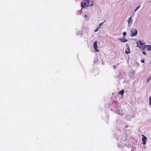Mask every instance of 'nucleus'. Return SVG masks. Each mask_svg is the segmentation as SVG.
<instances>
[{"label":"nucleus","instance_id":"39448f33","mask_svg":"<svg viewBox=\"0 0 151 151\" xmlns=\"http://www.w3.org/2000/svg\"><path fill=\"white\" fill-rule=\"evenodd\" d=\"M135 73V71L133 70H130L129 73V77L132 78L134 76V74Z\"/></svg>","mask_w":151,"mask_h":151},{"label":"nucleus","instance_id":"20e7f679","mask_svg":"<svg viewBox=\"0 0 151 151\" xmlns=\"http://www.w3.org/2000/svg\"><path fill=\"white\" fill-rule=\"evenodd\" d=\"M115 113L118 115H121L122 114V112L121 107H118L116 108Z\"/></svg>","mask_w":151,"mask_h":151},{"label":"nucleus","instance_id":"f8f14e48","mask_svg":"<svg viewBox=\"0 0 151 151\" xmlns=\"http://www.w3.org/2000/svg\"><path fill=\"white\" fill-rule=\"evenodd\" d=\"M124 92V90L123 89H122L118 92V94H120L122 96L123 95Z\"/></svg>","mask_w":151,"mask_h":151},{"label":"nucleus","instance_id":"4be33fe9","mask_svg":"<svg viewBox=\"0 0 151 151\" xmlns=\"http://www.w3.org/2000/svg\"><path fill=\"white\" fill-rule=\"evenodd\" d=\"M147 45H144L142 48L143 50H145V49L147 47Z\"/></svg>","mask_w":151,"mask_h":151},{"label":"nucleus","instance_id":"dca6fc26","mask_svg":"<svg viewBox=\"0 0 151 151\" xmlns=\"http://www.w3.org/2000/svg\"><path fill=\"white\" fill-rule=\"evenodd\" d=\"M98 61V59L96 58H94L93 60V63L95 64H96Z\"/></svg>","mask_w":151,"mask_h":151},{"label":"nucleus","instance_id":"a211bd4d","mask_svg":"<svg viewBox=\"0 0 151 151\" xmlns=\"http://www.w3.org/2000/svg\"><path fill=\"white\" fill-rule=\"evenodd\" d=\"M105 21H104V22L100 23L98 26V27H99V28H100V27H101V26L104 24V23L105 22Z\"/></svg>","mask_w":151,"mask_h":151},{"label":"nucleus","instance_id":"6e6552de","mask_svg":"<svg viewBox=\"0 0 151 151\" xmlns=\"http://www.w3.org/2000/svg\"><path fill=\"white\" fill-rule=\"evenodd\" d=\"M142 144L145 145L146 144V140L147 139V137L143 135H142Z\"/></svg>","mask_w":151,"mask_h":151},{"label":"nucleus","instance_id":"412c9836","mask_svg":"<svg viewBox=\"0 0 151 151\" xmlns=\"http://www.w3.org/2000/svg\"><path fill=\"white\" fill-rule=\"evenodd\" d=\"M122 35L124 36V37L125 36L127 35V33L126 32H123L122 33Z\"/></svg>","mask_w":151,"mask_h":151},{"label":"nucleus","instance_id":"7c9ffc66","mask_svg":"<svg viewBox=\"0 0 151 151\" xmlns=\"http://www.w3.org/2000/svg\"><path fill=\"white\" fill-rule=\"evenodd\" d=\"M91 1L93 3V1H90V3H89V4H91Z\"/></svg>","mask_w":151,"mask_h":151},{"label":"nucleus","instance_id":"393cba45","mask_svg":"<svg viewBox=\"0 0 151 151\" xmlns=\"http://www.w3.org/2000/svg\"><path fill=\"white\" fill-rule=\"evenodd\" d=\"M76 35H80V37L81 36V34L79 32H77V33L76 34Z\"/></svg>","mask_w":151,"mask_h":151},{"label":"nucleus","instance_id":"c85d7f7f","mask_svg":"<svg viewBox=\"0 0 151 151\" xmlns=\"http://www.w3.org/2000/svg\"><path fill=\"white\" fill-rule=\"evenodd\" d=\"M116 67V65H113V68L114 69H115Z\"/></svg>","mask_w":151,"mask_h":151},{"label":"nucleus","instance_id":"b1692460","mask_svg":"<svg viewBox=\"0 0 151 151\" xmlns=\"http://www.w3.org/2000/svg\"><path fill=\"white\" fill-rule=\"evenodd\" d=\"M142 53L145 55H146V52L145 51H142Z\"/></svg>","mask_w":151,"mask_h":151},{"label":"nucleus","instance_id":"473e14b6","mask_svg":"<svg viewBox=\"0 0 151 151\" xmlns=\"http://www.w3.org/2000/svg\"><path fill=\"white\" fill-rule=\"evenodd\" d=\"M81 14L82 13V12H81Z\"/></svg>","mask_w":151,"mask_h":151},{"label":"nucleus","instance_id":"9b49d317","mask_svg":"<svg viewBox=\"0 0 151 151\" xmlns=\"http://www.w3.org/2000/svg\"><path fill=\"white\" fill-rule=\"evenodd\" d=\"M132 118V116L129 114L127 116V120H131Z\"/></svg>","mask_w":151,"mask_h":151},{"label":"nucleus","instance_id":"ddd939ff","mask_svg":"<svg viewBox=\"0 0 151 151\" xmlns=\"http://www.w3.org/2000/svg\"><path fill=\"white\" fill-rule=\"evenodd\" d=\"M125 53L127 54L130 53V50L129 47H128L127 48V50H126Z\"/></svg>","mask_w":151,"mask_h":151},{"label":"nucleus","instance_id":"7ed1b4c3","mask_svg":"<svg viewBox=\"0 0 151 151\" xmlns=\"http://www.w3.org/2000/svg\"><path fill=\"white\" fill-rule=\"evenodd\" d=\"M137 47L140 48L142 46H143L144 45L145 43L142 42L141 40H139L137 42Z\"/></svg>","mask_w":151,"mask_h":151},{"label":"nucleus","instance_id":"2eb2a0df","mask_svg":"<svg viewBox=\"0 0 151 151\" xmlns=\"http://www.w3.org/2000/svg\"><path fill=\"white\" fill-rule=\"evenodd\" d=\"M147 50L149 51L151 50V45H147Z\"/></svg>","mask_w":151,"mask_h":151},{"label":"nucleus","instance_id":"0eeeda50","mask_svg":"<svg viewBox=\"0 0 151 151\" xmlns=\"http://www.w3.org/2000/svg\"><path fill=\"white\" fill-rule=\"evenodd\" d=\"M116 123L118 125L120 126L124 125L125 124V123L123 121L119 119L117 120Z\"/></svg>","mask_w":151,"mask_h":151},{"label":"nucleus","instance_id":"2f4dec72","mask_svg":"<svg viewBox=\"0 0 151 151\" xmlns=\"http://www.w3.org/2000/svg\"><path fill=\"white\" fill-rule=\"evenodd\" d=\"M120 132V131L119 130L118 131H117V132Z\"/></svg>","mask_w":151,"mask_h":151},{"label":"nucleus","instance_id":"1a4fd4ad","mask_svg":"<svg viewBox=\"0 0 151 151\" xmlns=\"http://www.w3.org/2000/svg\"><path fill=\"white\" fill-rule=\"evenodd\" d=\"M128 26L129 27H130L131 26V24H132V16H131L128 19Z\"/></svg>","mask_w":151,"mask_h":151},{"label":"nucleus","instance_id":"f3484780","mask_svg":"<svg viewBox=\"0 0 151 151\" xmlns=\"http://www.w3.org/2000/svg\"><path fill=\"white\" fill-rule=\"evenodd\" d=\"M140 5H139L137 7H136V8H135V9L134 12V13L140 7Z\"/></svg>","mask_w":151,"mask_h":151},{"label":"nucleus","instance_id":"423d86ee","mask_svg":"<svg viewBox=\"0 0 151 151\" xmlns=\"http://www.w3.org/2000/svg\"><path fill=\"white\" fill-rule=\"evenodd\" d=\"M93 48L97 52L99 51V50L97 49V41H95L93 43Z\"/></svg>","mask_w":151,"mask_h":151},{"label":"nucleus","instance_id":"a878e982","mask_svg":"<svg viewBox=\"0 0 151 151\" xmlns=\"http://www.w3.org/2000/svg\"><path fill=\"white\" fill-rule=\"evenodd\" d=\"M135 117V114H133L132 116V118Z\"/></svg>","mask_w":151,"mask_h":151},{"label":"nucleus","instance_id":"f03ea898","mask_svg":"<svg viewBox=\"0 0 151 151\" xmlns=\"http://www.w3.org/2000/svg\"><path fill=\"white\" fill-rule=\"evenodd\" d=\"M137 33V30L136 29H132L131 30V37L136 35Z\"/></svg>","mask_w":151,"mask_h":151},{"label":"nucleus","instance_id":"f257e3e1","mask_svg":"<svg viewBox=\"0 0 151 151\" xmlns=\"http://www.w3.org/2000/svg\"><path fill=\"white\" fill-rule=\"evenodd\" d=\"M86 2L83 1L81 3V6L82 8H84L86 6H91L93 5V3L92 1L91 2V4H89L90 1L88 0H85Z\"/></svg>","mask_w":151,"mask_h":151},{"label":"nucleus","instance_id":"c756f323","mask_svg":"<svg viewBox=\"0 0 151 151\" xmlns=\"http://www.w3.org/2000/svg\"><path fill=\"white\" fill-rule=\"evenodd\" d=\"M128 127V125H125V128H127Z\"/></svg>","mask_w":151,"mask_h":151},{"label":"nucleus","instance_id":"bb28decb","mask_svg":"<svg viewBox=\"0 0 151 151\" xmlns=\"http://www.w3.org/2000/svg\"><path fill=\"white\" fill-rule=\"evenodd\" d=\"M117 146L119 147H121V145H120L119 144V143L118 144Z\"/></svg>","mask_w":151,"mask_h":151},{"label":"nucleus","instance_id":"5701e85b","mask_svg":"<svg viewBox=\"0 0 151 151\" xmlns=\"http://www.w3.org/2000/svg\"><path fill=\"white\" fill-rule=\"evenodd\" d=\"M99 29H100V28H99V27H98L96 29H95V30H94V32H97L98 31V30Z\"/></svg>","mask_w":151,"mask_h":151},{"label":"nucleus","instance_id":"cd10ccee","mask_svg":"<svg viewBox=\"0 0 151 151\" xmlns=\"http://www.w3.org/2000/svg\"><path fill=\"white\" fill-rule=\"evenodd\" d=\"M141 61L142 63H144L145 62V60H142Z\"/></svg>","mask_w":151,"mask_h":151},{"label":"nucleus","instance_id":"4468645a","mask_svg":"<svg viewBox=\"0 0 151 151\" xmlns=\"http://www.w3.org/2000/svg\"><path fill=\"white\" fill-rule=\"evenodd\" d=\"M85 19L86 20H87V21H88L89 20L90 18V16H88V15L87 14H85Z\"/></svg>","mask_w":151,"mask_h":151},{"label":"nucleus","instance_id":"9d476101","mask_svg":"<svg viewBox=\"0 0 151 151\" xmlns=\"http://www.w3.org/2000/svg\"><path fill=\"white\" fill-rule=\"evenodd\" d=\"M119 40L122 42H126L128 41L124 37H123L122 38H120Z\"/></svg>","mask_w":151,"mask_h":151},{"label":"nucleus","instance_id":"aec40b11","mask_svg":"<svg viewBox=\"0 0 151 151\" xmlns=\"http://www.w3.org/2000/svg\"><path fill=\"white\" fill-rule=\"evenodd\" d=\"M149 104L151 105V96L149 98Z\"/></svg>","mask_w":151,"mask_h":151},{"label":"nucleus","instance_id":"6ab92c4d","mask_svg":"<svg viewBox=\"0 0 151 151\" xmlns=\"http://www.w3.org/2000/svg\"><path fill=\"white\" fill-rule=\"evenodd\" d=\"M151 79V76L149 77L147 80V83H148Z\"/></svg>","mask_w":151,"mask_h":151}]
</instances>
